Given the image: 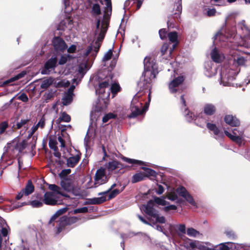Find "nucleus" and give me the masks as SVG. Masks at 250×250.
Wrapping results in <instances>:
<instances>
[{"mask_svg":"<svg viewBox=\"0 0 250 250\" xmlns=\"http://www.w3.org/2000/svg\"><path fill=\"white\" fill-rule=\"evenodd\" d=\"M53 43L55 49L63 51L67 48V45L65 42L61 38L55 37L53 41Z\"/></svg>","mask_w":250,"mask_h":250,"instance_id":"18","label":"nucleus"},{"mask_svg":"<svg viewBox=\"0 0 250 250\" xmlns=\"http://www.w3.org/2000/svg\"><path fill=\"white\" fill-rule=\"evenodd\" d=\"M71 120L70 116L65 112L60 113L59 118L56 120V123L60 124L61 122L69 123Z\"/></svg>","mask_w":250,"mask_h":250,"instance_id":"29","label":"nucleus"},{"mask_svg":"<svg viewBox=\"0 0 250 250\" xmlns=\"http://www.w3.org/2000/svg\"><path fill=\"white\" fill-rule=\"evenodd\" d=\"M34 190V187L31 181H28L25 188L23 189L25 196H28L31 194Z\"/></svg>","mask_w":250,"mask_h":250,"instance_id":"33","label":"nucleus"},{"mask_svg":"<svg viewBox=\"0 0 250 250\" xmlns=\"http://www.w3.org/2000/svg\"><path fill=\"white\" fill-rule=\"evenodd\" d=\"M60 185L62 188L67 191H71L74 188L73 181L70 178H63V179H62Z\"/></svg>","mask_w":250,"mask_h":250,"instance_id":"20","label":"nucleus"},{"mask_svg":"<svg viewBox=\"0 0 250 250\" xmlns=\"http://www.w3.org/2000/svg\"><path fill=\"white\" fill-rule=\"evenodd\" d=\"M113 53L112 49H109L107 52H106L103 58V61L104 62H106L110 60L112 57Z\"/></svg>","mask_w":250,"mask_h":250,"instance_id":"43","label":"nucleus"},{"mask_svg":"<svg viewBox=\"0 0 250 250\" xmlns=\"http://www.w3.org/2000/svg\"><path fill=\"white\" fill-rule=\"evenodd\" d=\"M70 172L71 170L70 169H63L59 174V176L62 179H63V178H67V175L70 173Z\"/></svg>","mask_w":250,"mask_h":250,"instance_id":"47","label":"nucleus"},{"mask_svg":"<svg viewBox=\"0 0 250 250\" xmlns=\"http://www.w3.org/2000/svg\"><path fill=\"white\" fill-rule=\"evenodd\" d=\"M54 80L52 78H49L43 80L41 85L42 88L46 89L48 88L53 82Z\"/></svg>","mask_w":250,"mask_h":250,"instance_id":"38","label":"nucleus"},{"mask_svg":"<svg viewBox=\"0 0 250 250\" xmlns=\"http://www.w3.org/2000/svg\"><path fill=\"white\" fill-rule=\"evenodd\" d=\"M186 114H185V117L188 122H191L194 118L192 116V113L189 112V111H188L187 109H185Z\"/></svg>","mask_w":250,"mask_h":250,"instance_id":"50","label":"nucleus"},{"mask_svg":"<svg viewBox=\"0 0 250 250\" xmlns=\"http://www.w3.org/2000/svg\"><path fill=\"white\" fill-rule=\"evenodd\" d=\"M116 116L112 113H109L105 115L103 118V122L104 123H107L110 119H114Z\"/></svg>","mask_w":250,"mask_h":250,"instance_id":"41","label":"nucleus"},{"mask_svg":"<svg viewBox=\"0 0 250 250\" xmlns=\"http://www.w3.org/2000/svg\"><path fill=\"white\" fill-rule=\"evenodd\" d=\"M182 5L181 3L179 2L176 3L174 5L173 10L171 11V14L168 17V20L167 21V24H171L172 23V21L171 20V18H173L174 19H178L180 18V15L182 12Z\"/></svg>","mask_w":250,"mask_h":250,"instance_id":"15","label":"nucleus"},{"mask_svg":"<svg viewBox=\"0 0 250 250\" xmlns=\"http://www.w3.org/2000/svg\"><path fill=\"white\" fill-rule=\"evenodd\" d=\"M226 244L221 243L215 246H212L209 243L194 240L189 243V246L193 250H229V248Z\"/></svg>","mask_w":250,"mask_h":250,"instance_id":"5","label":"nucleus"},{"mask_svg":"<svg viewBox=\"0 0 250 250\" xmlns=\"http://www.w3.org/2000/svg\"><path fill=\"white\" fill-rule=\"evenodd\" d=\"M66 21L67 22L68 24H67V25H65V28H68V29H70L72 27V26H71L72 21L70 20V19H66L65 21L61 22V25L63 24V23L65 22Z\"/></svg>","mask_w":250,"mask_h":250,"instance_id":"58","label":"nucleus"},{"mask_svg":"<svg viewBox=\"0 0 250 250\" xmlns=\"http://www.w3.org/2000/svg\"><path fill=\"white\" fill-rule=\"evenodd\" d=\"M0 241L9 240V227L2 218H0Z\"/></svg>","mask_w":250,"mask_h":250,"instance_id":"12","label":"nucleus"},{"mask_svg":"<svg viewBox=\"0 0 250 250\" xmlns=\"http://www.w3.org/2000/svg\"><path fill=\"white\" fill-rule=\"evenodd\" d=\"M88 211V208L87 207H83L81 208L76 209L74 210V213L77 214L79 213H85Z\"/></svg>","mask_w":250,"mask_h":250,"instance_id":"53","label":"nucleus"},{"mask_svg":"<svg viewBox=\"0 0 250 250\" xmlns=\"http://www.w3.org/2000/svg\"><path fill=\"white\" fill-rule=\"evenodd\" d=\"M168 48V45L167 43H164L162 45L161 49V52L162 56H164L166 54Z\"/></svg>","mask_w":250,"mask_h":250,"instance_id":"55","label":"nucleus"},{"mask_svg":"<svg viewBox=\"0 0 250 250\" xmlns=\"http://www.w3.org/2000/svg\"><path fill=\"white\" fill-rule=\"evenodd\" d=\"M13 246L8 240L0 241V250H13Z\"/></svg>","mask_w":250,"mask_h":250,"instance_id":"31","label":"nucleus"},{"mask_svg":"<svg viewBox=\"0 0 250 250\" xmlns=\"http://www.w3.org/2000/svg\"><path fill=\"white\" fill-rule=\"evenodd\" d=\"M104 2L106 7L104 11L103 19L101 21L98 20L96 23V28L95 31L96 41L94 45L88 46L85 50L81 53L78 57L76 78H74L72 80L73 84L70 87L62 99V103L64 105H67L71 103L73 99V91L75 88V85L74 84L77 82V85L91 67V63L90 60L91 58L92 60L95 59L104 38L108 26L109 16L112 11L111 2Z\"/></svg>","mask_w":250,"mask_h":250,"instance_id":"1","label":"nucleus"},{"mask_svg":"<svg viewBox=\"0 0 250 250\" xmlns=\"http://www.w3.org/2000/svg\"><path fill=\"white\" fill-rule=\"evenodd\" d=\"M211 62H208L206 63L205 66V74L208 77H211L216 73L215 68H212Z\"/></svg>","mask_w":250,"mask_h":250,"instance_id":"26","label":"nucleus"},{"mask_svg":"<svg viewBox=\"0 0 250 250\" xmlns=\"http://www.w3.org/2000/svg\"><path fill=\"white\" fill-rule=\"evenodd\" d=\"M120 192L121 191L117 189L112 190L109 192V193H108V200H109L114 198L116 196L119 194Z\"/></svg>","mask_w":250,"mask_h":250,"instance_id":"42","label":"nucleus"},{"mask_svg":"<svg viewBox=\"0 0 250 250\" xmlns=\"http://www.w3.org/2000/svg\"><path fill=\"white\" fill-rule=\"evenodd\" d=\"M50 148L53 149L55 150V152L54 153V155L55 157L60 158L61 156V153L57 151V147L56 146H52L51 145L49 144Z\"/></svg>","mask_w":250,"mask_h":250,"instance_id":"57","label":"nucleus"},{"mask_svg":"<svg viewBox=\"0 0 250 250\" xmlns=\"http://www.w3.org/2000/svg\"><path fill=\"white\" fill-rule=\"evenodd\" d=\"M160 37L161 39L164 40L166 38L167 33L166 29H161L159 32Z\"/></svg>","mask_w":250,"mask_h":250,"instance_id":"52","label":"nucleus"},{"mask_svg":"<svg viewBox=\"0 0 250 250\" xmlns=\"http://www.w3.org/2000/svg\"><path fill=\"white\" fill-rule=\"evenodd\" d=\"M154 201L150 200L146 205L143 206V209L144 211L148 215L153 216L155 213V211L153 208Z\"/></svg>","mask_w":250,"mask_h":250,"instance_id":"22","label":"nucleus"},{"mask_svg":"<svg viewBox=\"0 0 250 250\" xmlns=\"http://www.w3.org/2000/svg\"><path fill=\"white\" fill-rule=\"evenodd\" d=\"M110 86V83L106 80L99 83L96 89V92L99 95V102L96 104V108L98 111H101L107 107L108 104V98L110 96V91L113 94V97L120 90V86L117 83H114Z\"/></svg>","mask_w":250,"mask_h":250,"instance_id":"2","label":"nucleus"},{"mask_svg":"<svg viewBox=\"0 0 250 250\" xmlns=\"http://www.w3.org/2000/svg\"><path fill=\"white\" fill-rule=\"evenodd\" d=\"M142 169L145 171L144 172L145 173V177H149L150 176L156 177L157 175L156 172L153 169L145 167H142Z\"/></svg>","mask_w":250,"mask_h":250,"instance_id":"35","label":"nucleus"},{"mask_svg":"<svg viewBox=\"0 0 250 250\" xmlns=\"http://www.w3.org/2000/svg\"><path fill=\"white\" fill-rule=\"evenodd\" d=\"M72 58V56L69 54L62 55L59 61V64H64L67 61Z\"/></svg>","mask_w":250,"mask_h":250,"instance_id":"40","label":"nucleus"},{"mask_svg":"<svg viewBox=\"0 0 250 250\" xmlns=\"http://www.w3.org/2000/svg\"><path fill=\"white\" fill-rule=\"evenodd\" d=\"M76 50V46L75 45H72L70 46L67 49L68 52L70 53H72L75 52Z\"/></svg>","mask_w":250,"mask_h":250,"instance_id":"63","label":"nucleus"},{"mask_svg":"<svg viewBox=\"0 0 250 250\" xmlns=\"http://www.w3.org/2000/svg\"><path fill=\"white\" fill-rule=\"evenodd\" d=\"M154 202L159 205L166 206L168 205V203L165 200L164 197H155L154 198Z\"/></svg>","mask_w":250,"mask_h":250,"instance_id":"39","label":"nucleus"},{"mask_svg":"<svg viewBox=\"0 0 250 250\" xmlns=\"http://www.w3.org/2000/svg\"><path fill=\"white\" fill-rule=\"evenodd\" d=\"M29 204L34 208H39L42 206V203L41 201L34 200L30 202Z\"/></svg>","mask_w":250,"mask_h":250,"instance_id":"48","label":"nucleus"},{"mask_svg":"<svg viewBox=\"0 0 250 250\" xmlns=\"http://www.w3.org/2000/svg\"><path fill=\"white\" fill-rule=\"evenodd\" d=\"M178 230L181 233L185 234L186 233V226L184 224H180L178 227Z\"/></svg>","mask_w":250,"mask_h":250,"instance_id":"62","label":"nucleus"},{"mask_svg":"<svg viewBox=\"0 0 250 250\" xmlns=\"http://www.w3.org/2000/svg\"><path fill=\"white\" fill-rule=\"evenodd\" d=\"M78 220L77 217L63 216L59 220V226L57 228V232L59 233L62 231L65 226L70 225L77 222Z\"/></svg>","mask_w":250,"mask_h":250,"instance_id":"10","label":"nucleus"},{"mask_svg":"<svg viewBox=\"0 0 250 250\" xmlns=\"http://www.w3.org/2000/svg\"><path fill=\"white\" fill-rule=\"evenodd\" d=\"M176 193L171 192L167 194V198L171 201H175L178 199L177 194L183 197L190 205L196 207V203L193 197L190 194L187 189L183 187H179L176 190Z\"/></svg>","mask_w":250,"mask_h":250,"instance_id":"7","label":"nucleus"},{"mask_svg":"<svg viewBox=\"0 0 250 250\" xmlns=\"http://www.w3.org/2000/svg\"><path fill=\"white\" fill-rule=\"evenodd\" d=\"M23 76V74H22L21 73L17 75V76H16L15 77L12 78L10 79L9 80H7V81H6L5 82V83L7 84V83H9L11 82H14V81L17 80L19 79L20 78L22 77Z\"/></svg>","mask_w":250,"mask_h":250,"instance_id":"51","label":"nucleus"},{"mask_svg":"<svg viewBox=\"0 0 250 250\" xmlns=\"http://www.w3.org/2000/svg\"><path fill=\"white\" fill-rule=\"evenodd\" d=\"M216 111L215 106L210 104H206L204 108V113L208 115H213Z\"/></svg>","mask_w":250,"mask_h":250,"instance_id":"30","label":"nucleus"},{"mask_svg":"<svg viewBox=\"0 0 250 250\" xmlns=\"http://www.w3.org/2000/svg\"><path fill=\"white\" fill-rule=\"evenodd\" d=\"M46 120L43 116L38 121V122L34 125L31 128L30 130L28 132L29 134L27 137L28 139L32 137L33 134L37 131L39 128L43 129L45 126Z\"/></svg>","mask_w":250,"mask_h":250,"instance_id":"16","label":"nucleus"},{"mask_svg":"<svg viewBox=\"0 0 250 250\" xmlns=\"http://www.w3.org/2000/svg\"><path fill=\"white\" fill-rule=\"evenodd\" d=\"M121 167V164L118 161L113 160L106 164L104 168L107 169L109 174H110L114 170L120 168Z\"/></svg>","mask_w":250,"mask_h":250,"instance_id":"21","label":"nucleus"},{"mask_svg":"<svg viewBox=\"0 0 250 250\" xmlns=\"http://www.w3.org/2000/svg\"><path fill=\"white\" fill-rule=\"evenodd\" d=\"M108 180V178L105 173V169L102 167H100L96 171L94 176L95 187L106 183Z\"/></svg>","mask_w":250,"mask_h":250,"instance_id":"8","label":"nucleus"},{"mask_svg":"<svg viewBox=\"0 0 250 250\" xmlns=\"http://www.w3.org/2000/svg\"><path fill=\"white\" fill-rule=\"evenodd\" d=\"M168 37L169 41L171 42L174 43V44L173 45L172 48L170 49V50L169 51V56H170L171 55V54L172 53L173 50L174 49L176 44L178 43V41H177L178 35H177V32H170L169 33H168Z\"/></svg>","mask_w":250,"mask_h":250,"instance_id":"27","label":"nucleus"},{"mask_svg":"<svg viewBox=\"0 0 250 250\" xmlns=\"http://www.w3.org/2000/svg\"><path fill=\"white\" fill-rule=\"evenodd\" d=\"M144 72L141 77V80L144 81V89L148 88L147 84H149L152 79L155 78L158 73L157 65L154 60L151 58L146 57L144 60Z\"/></svg>","mask_w":250,"mask_h":250,"instance_id":"3","label":"nucleus"},{"mask_svg":"<svg viewBox=\"0 0 250 250\" xmlns=\"http://www.w3.org/2000/svg\"><path fill=\"white\" fill-rule=\"evenodd\" d=\"M92 12L94 14L98 15L101 13V9L99 4H94L92 8Z\"/></svg>","mask_w":250,"mask_h":250,"instance_id":"46","label":"nucleus"},{"mask_svg":"<svg viewBox=\"0 0 250 250\" xmlns=\"http://www.w3.org/2000/svg\"><path fill=\"white\" fill-rule=\"evenodd\" d=\"M216 11L214 8L212 9H208L207 11V15L208 16H214Z\"/></svg>","mask_w":250,"mask_h":250,"instance_id":"61","label":"nucleus"},{"mask_svg":"<svg viewBox=\"0 0 250 250\" xmlns=\"http://www.w3.org/2000/svg\"><path fill=\"white\" fill-rule=\"evenodd\" d=\"M122 160L128 163V164H132V165H142V164H144V163L143 162L141 161H139V160H135V159H130V158H127V157H123L122 158Z\"/></svg>","mask_w":250,"mask_h":250,"instance_id":"36","label":"nucleus"},{"mask_svg":"<svg viewBox=\"0 0 250 250\" xmlns=\"http://www.w3.org/2000/svg\"><path fill=\"white\" fill-rule=\"evenodd\" d=\"M28 120L27 119H24L21 120L20 122H18L17 124V127L18 129L21 128L22 127L23 125H24L26 123L28 122Z\"/></svg>","mask_w":250,"mask_h":250,"instance_id":"54","label":"nucleus"},{"mask_svg":"<svg viewBox=\"0 0 250 250\" xmlns=\"http://www.w3.org/2000/svg\"><path fill=\"white\" fill-rule=\"evenodd\" d=\"M26 141L23 140L22 142L19 143L17 145V148L19 149V151H21L26 147Z\"/></svg>","mask_w":250,"mask_h":250,"instance_id":"44","label":"nucleus"},{"mask_svg":"<svg viewBox=\"0 0 250 250\" xmlns=\"http://www.w3.org/2000/svg\"><path fill=\"white\" fill-rule=\"evenodd\" d=\"M225 121L227 124L232 126H237L239 125V121L235 117L232 115H227L225 117Z\"/></svg>","mask_w":250,"mask_h":250,"instance_id":"25","label":"nucleus"},{"mask_svg":"<svg viewBox=\"0 0 250 250\" xmlns=\"http://www.w3.org/2000/svg\"><path fill=\"white\" fill-rule=\"evenodd\" d=\"M145 178V173L144 172H138L133 175L131 181L133 183H137L143 180Z\"/></svg>","mask_w":250,"mask_h":250,"instance_id":"32","label":"nucleus"},{"mask_svg":"<svg viewBox=\"0 0 250 250\" xmlns=\"http://www.w3.org/2000/svg\"><path fill=\"white\" fill-rule=\"evenodd\" d=\"M80 158V155L78 153L74 156L70 157L67 159V166L70 167H74L77 164Z\"/></svg>","mask_w":250,"mask_h":250,"instance_id":"24","label":"nucleus"},{"mask_svg":"<svg viewBox=\"0 0 250 250\" xmlns=\"http://www.w3.org/2000/svg\"><path fill=\"white\" fill-rule=\"evenodd\" d=\"M187 233L188 236L193 237H196L200 235V232L192 228H188Z\"/></svg>","mask_w":250,"mask_h":250,"instance_id":"37","label":"nucleus"},{"mask_svg":"<svg viewBox=\"0 0 250 250\" xmlns=\"http://www.w3.org/2000/svg\"><path fill=\"white\" fill-rule=\"evenodd\" d=\"M59 196L53 192H46L44 195L43 202L48 205L61 204V202L58 200Z\"/></svg>","mask_w":250,"mask_h":250,"instance_id":"11","label":"nucleus"},{"mask_svg":"<svg viewBox=\"0 0 250 250\" xmlns=\"http://www.w3.org/2000/svg\"><path fill=\"white\" fill-rule=\"evenodd\" d=\"M7 127V124L6 123H3L0 125V134L4 132Z\"/></svg>","mask_w":250,"mask_h":250,"instance_id":"60","label":"nucleus"},{"mask_svg":"<svg viewBox=\"0 0 250 250\" xmlns=\"http://www.w3.org/2000/svg\"><path fill=\"white\" fill-rule=\"evenodd\" d=\"M237 73L232 68L223 67L220 73V83L224 86H233L232 81L235 79Z\"/></svg>","mask_w":250,"mask_h":250,"instance_id":"6","label":"nucleus"},{"mask_svg":"<svg viewBox=\"0 0 250 250\" xmlns=\"http://www.w3.org/2000/svg\"><path fill=\"white\" fill-rule=\"evenodd\" d=\"M210 57L212 61L216 63L221 62L225 58L224 54L216 47H214L211 51Z\"/></svg>","mask_w":250,"mask_h":250,"instance_id":"17","label":"nucleus"},{"mask_svg":"<svg viewBox=\"0 0 250 250\" xmlns=\"http://www.w3.org/2000/svg\"><path fill=\"white\" fill-rule=\"evenodd\" d=\"M164 191V188H163V187L161 185H159L158 186V189L156 191V193L158 194H162Z\"/></svg>","mask_w":250,"mask_h":250,"instance_id":"64","label":"nucleus"},{"mask_svg":"<svg viewBox=\"0 0 250 250\" xmlns=\"http://www.w3.org/2000/svg\"><path fill=\"white\" fill-rule=\"evenodd\" d=\"M142 94L140 93L136 94L133 97L130 105L131 113L128 115L129 118H133L145 112L148 108V104L146 103L142 106V99L141 98Z\"/></svg>","mask_w":250,"mask_h":250,"instance_id":"4","label":"nucleus"},{"mask_svg":"<svg viewBox=\"0 0 250 250\" xmlns=\"http://www.w3.org/2000/svg\"><path fill=\"white\" fill-rule=\"evenodd\" d=\"M58 60L56 57H52L44 64L43 68L41 70L42 74H48L50 71L56 67Z\"/></svg>","mask_w":250,"mask_h":250,"instance_id":"14","label":"nucleus"},{"mask_svg":"<svg viewBox=\"0 0 250 250\" xmlns=\"http://www.w3.org/2000/svg\"><path fill=\"white\" fill-rule=\"evenodd\" d=\"M16 97H17L18 100H21L23 102H27L28 101V98L27 95L24 93H22L20 95L17 94L16 96Z\"/></svg>","mask_w":250,"mask_h":250,"instance_id":"45","label":"nucleus"},{"mask_svg":"<svg viewBox=\"0 0 250 250\" xmlns=\"http://www.w3.org/2000/svg\"><path fill=\"white\" fill-rule=\"evenodd\" d=\"M67 208H62L58 210L50 218L49 223H51L53 221H54L58 216L62 214L63 213L66 212L67 210Z\"/></svg>","mask_w":250,"mask_h":250,"instance_id":"34","label":"nucleus"},{"mask_svg":"<svg viewBox=\"0 0 250 250\" xmlns=\"http://www.w3.org/2000/svg\"><path fill=\"white\" fill-rule=\"evenodd\" d=\"M224 133L226 136L229 138L232 141L240 145L244 138V132L242 130L234 129L232 134L227 130H225Z\"/></svg>","mask_w":250,"mask_h":250,"instance_id":"9","label":"nucleus"},{"mask_svg":"<svg viewBox=\"0 0 250 250\" xmlns=\"http://www.w3.org/2000/svg\"><path fill=\"white\" fill-rule=\"evenodd\" d=\"M207 127L209 130L213 131L216 136V139H219V138H222L224 136L223 133H220V130L215 124L208 123L207 124Z\"/></svg>","mask_w":250,"mask_h":250,"instance_id":"23","label":"nucleus"},{"mask_svg":"<svg viewBox=\"0 0 250 250\" xmlns=\"http://www.w3.org/2000/svg\"><path fill=\"white\" fill-rule=\"evenodd\" d=\"M177 209V207L175 205H168L166 206L163 208V210L165 211H168L170 210H176Z\"/></svg>","mask_w":250,"mask_h":250,"instance_id":"56","label":"nucleus"},{"mask_svg":"<svg viewBox=\"0 0 250 250\" xmlns=\"http://www.w3.org/2000/svg\"><path fill=\"white\" fill-rule=\"evenodd\" d=\"M184 81L182 76L178 77L174 79L169 84V89L171 93H175L177 91V88Z\"/></svg>","mask_w":250,"mask_h":250,"instance_id":"19","label":"nucleus"},{"mask_svg":"<svg viewBox=\"0 0 250 250\" xmlns=\"http://www.w3.org/2000/svg\"><path fill=\"white\" fill-rule=\"evenodd\" d=\"M116 184H112L111 187L106 191L98 193L101 196L99 197H95L91 199V203L92 204H100L104 203L106 200L105 195L109 193L115 187Z\"/></svg>","mask_w":250,"mask_h":250,"instance_id":"13","label":"nucleus"},{"mask_svg":"<svg viewBox=\"0 0 250 250\" xmlns=\"http://www.w3.org/2000/svg\"><path fill=\"white\" fill-rule=\"evenodd\" d=\"M152 217L156 219V221L160 223H165V218L163 216H159L157 213H155Z\"/></svg>","mask_w":250,"mask_h":250,"instance_id":"49","label":"nucleus"},{"mask_svg":"<svg viewBox=\"0 0 250 250\" xmlns=\"http://www.w3.org/2000/svg\"><path fill=\"white\" fill-rule=\"evenodd\" d=\"M49 188L52 190L53 193H55L56 195H62L64 197H67L68 196L62 191L61 188L54 184H51L49 186Z\"/></svg>","mask_w":250,"mask_h":250,"instance_id":"28","label":"nucleus"},{"mask_svg":"<svg viewBox=\"0 0 250 250\" xmlns=\"http://www.w3.org/2000/svg\"><path fill=\"white\" fill-rule=\"evenodd\" d=\"M237 63L239 65H244L245 62V60L243 57H238L236 60Z\"/></svg>","mask_w":250,"mask_h":250,"instance_id":"59","label":"nucleus"}]
</instances>
